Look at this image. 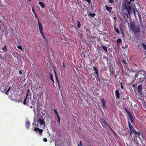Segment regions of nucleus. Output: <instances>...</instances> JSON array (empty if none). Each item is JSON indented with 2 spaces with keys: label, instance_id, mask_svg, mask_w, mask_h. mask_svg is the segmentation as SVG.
Segmentation results:
<instances>
[{
  "label": "nucleus",
  "instance_id": "nucleus-36",
  "mask_svg": "<svg viewBox=\"0 0 146 146\" xmlns=\"http://www.w3.org/2000/svg\"><path fill=\"white\" fill-rule=\"evenodd\" d=\"M17 48L21 50H22V48L21 46H17Z\"/></svg>",
  "mask_w": 146,
  "mask_h": 146
},
{
  "label": "nucleus",
  "instance_id": "nucleus-32",
  "mask_svg": "<svg viewBox=\"0 0 146 146\" xmlns=\"http://www.w3.org/2000/svg\"><path fill=\"white\" fill-rule=\"evenodd\" d=\"M96 75V76H97V78H96L97 80H98L99 81H100V79L99 74H97Z\"/></svg>",
  "mask_w": 146,
  "mask_h": 146
},
{
  "label": "nucleus",
  "instance_id": "nucleus-40",
  "mask_svg": "<svg viewBox=\"0 0 146 146\" xmlns=\"http://www.w3.org/2000/svg\"><path fill=\"white\" fill-rule=\"evenodd\" d=\"M120 84L121 85V88L122 89H123V85H122V82L120 83Z\"/></svg>",
  "mask_w": 146,
  "mask_h": 146
},
{
  "label": "nucleus",
  "instance_id": "nucleus-64",
  "mask_svg": "<svg viewBox=\"0 0 146 146\" xmlns=\"http://www.w3.org/2000/svg\"><path fill=\"white\" fill-rule=\"evenodd\" d=\"M129 24L128 23V26H129Z\"/></svg>",
  "mask_w": 146,
  "mask_h": 146
},
{
  "label": "nucleus",
  "instance_id": "nucleus-55",
  "mask_svg": "<svg viewBox=\"0 0 146 146\" xmlns=\"http://www.w3.org/2000/svg\"><path fill=\"white\" fill-rule=\"evenodd\" d=\"M36 114H37V116H38V117L39 116H38V113H37Z\"/></svg>",
  "mask_w": 146,
  "mask_h": 146
},
{
  "label": "nucleus",
  "instance_id": "nucleus-37",
  "mask_svg": "<svg viewBox=\"0 0 146 146\" xmlns=\"http://www.w3.org/2000/svg\"><path fill=\"white\" fill-rule=\"evenodd\" d=\"M54 112L56 113V116H58V113L57 112V110H54Z\"/></svg>",
  "mask_w": 146,
  "mask_h": 146
},
{
  "label": "nucleus",
  "instance_id": "nucleus-49",
  "mask_svg": "<svg viewBox=\"0 0 146 146\" xmlns=\"http://www.w3.org/2000/svg\"><path fill=\"white\" fill-rule=\"evenodd\" d=\"M63 67L64 68H65L66 67V66H65V65L64 64V62H63Z\"/></svg>",
  "mask_w": 146,
  "mask_h": 146
},
{
  "label": "nucleus",
  "instance_id": "nucleus-51",
  "mask_svg": "<svg viewBox=\"0 0 146 146\" xmlns=\"http://www.w3.org/2000/svg\"><path fill=\"white\" fill-rule=\"evenodd\" d=\"M19 73L20 74H21V75L22 74V72L21 71H19Z\"/></svg>",
  "mask_w": 146,
  "mask_h": 146
},
{
  "label": "nucleus",
  "instance_id": "nucleus-39",
  "mask_svg": "<svg viewBox=\"0 0 146 146\" xmlns=\"http://www.w3.org/2000/svg\"><path fill=\"white\" fill-rule=\"evenodd\" d=\"M134 1V0H130L129 1H128V3L129 5H130L131 2H133Z\"/></svg>",
  "mask_w": 146,
  "mask_h": 146
},
{
  "label": "nucleus",
  "instance_id": "nucleus-34",
  "mask_svg": "<svg viewBox=\"0 0 146 146\" xmlns=\"http://www.w3.org/2000/svg\"><path fill=\"white\" fill-rule=\"evenodd\" d=\"M26 124L27 126V127H29V121H27L26 122Z\"/></svg>",
  "mask_w": 146,
  "mask_h": 146
},
{
  "label": "nucleus",
  "instance_id": "nucleus-13",
  "mask_svg": "<svg viewBox=\"0 0 146 146\" xmlns=\"http://www.w3.org/2000/svg\"><path fill=\"white\" fill-rule=\"evenodd\" d=\"M29 89H28L27 90V93L26 96V97L24 99V101L23 102V104L24 105H25L26 104V100H27V97L28 96V93H29Z\"/></svg>",
  "mask_w": 146,
  "mask_h": 146
},
{
  "label": "nucleus",
  "instance_id": "nucleus-24",
  "mask_svg": "<svg viewBox=\"0 0 146 146\" xmlns=\"http://www.w3.org/2000/svg\"><path fill=\"white\" fill-rule=\"evenodd\" d=\"M125 110L126 112L127 113L128 115H130L131 114L130 113L129 111L127 110V109L126 108H125Z\"/></svg>",
  "mask_w": 146,
  "mask_h": 146
},
{
  "label": "nucleus",
  "instance_id": "nucleus-14",
  "mask_svg": "<svg viewBox=\"0 0 146 146\" xmlns=\"http://www.w3.org/2000/svg\"><path fill=\"white\" fill-rule=\"evenodd\" d=\"M101 48L104 50L105 52L106 53H107L108 52L107 50L108 48L103 45H101Z\"/></svg>",
  "mask_w": 146,
  "mask_h": 146
},
{
  "label": "nucleus",
  "instance_id": "nucleus-31",
  "mask_svg": "<svg viewBox=\"0 0 146 146\" xmlns=\"http://www.w3.org/2000/svg\"><path fill=\"white\" fill-rule=\"evenodd\" d=\"M54 72L55 74V76L56 79V80H58L57 76V74H56V70L54 69Z\"/></svg>",
  "mask_w": 146,
  "mask_h": 146
},
{
  "label": "nucleus",
  "instance_id": "nucleus-57",
  "mask_svg": "<svg viewBox=\"0 0 146 146\" xmlns=\"http://www.w3.org/2000/svg\"><path fill=\"white\" fill-rule=\"evenodd\" d=\"M37 96L38 97L40 96V95L38 94H37Z\"/></svg>",
  "mask_w": 146,
  "mask_h": 146
},
{
  "label": "nucleus",
  "instance_id": "nucleus-48",
  "mask_svg": "<svg viewBox=\"0 0 146 146\" xmlns=\"http://www.w3.org/2000/svg\"><path fill=\"white\" fill-rule=\"evenodd\" d=\"M133 13L135 15V9H133Z\"/></svg>",
  "mask_w": 146,
  "mask_h": 146
},
{
  "label": "nucleus",
  "instance_id": "nucleus-11",
  "mask_svg": "<svg viewBox=\"0 0 146 146\" xmlns=\"http://www.w3.org/2000/svg\"><path fill=\"white\" fill-rule=\"evenodd\" d=\"M115 94L116 99H118L120 97V93L118 90H116L115 91Z\"/></svg>",
  "mask_w": 146,
  "mask_h": 146
},
{
  "label": "nucleus",
  "instance_id": "nucleus-3",
  "mask_svg": "<svg viewBox=\"0 0 146 146\" xmlns=\"http://www.w3.org/2000/svg\"><path fill=\"white\" fill-rule=\"evenodd\" d=\"M130 29L131 30L132 32L135 34H137L140 31L139 27L138 26L135 25L134 22L132 21L130 23L129 26Z\"/></svg>",
  "mask_w": 146,
  "mask_h": 146
},
{
  "label": "nucleus",
  "instance_id": "nucleus-26",
  "mask_svg": "<svg viewBox=\"0 0 146 146\" xmlns=\"http://www.w3.org/2000/svg\"><path fill=\"white\" fill-rule=\"evenodd\" d=\"M11 88V86H10L9 88L7 90V91L5 92V94L7 95H8V93L9 92V91H10V90Z\"/></svg>",
  "mask_w": 146,
  "mask_h": 146
},
{
  "label": "nucleus",
  "instance_id": "nucleus-30",
  "mask_svg": "<svg viewBox=\"0 0 146 146\" xmlns=\"http://www.w3.org/2000/svg\"><path fill=\"white\" fill-rule=\"evenodd\" d=\"M142 45L144 48L146 50V45L143 43H142Z\"/></svg>",
  "mask_w": 146,
  "mask_h": 146
},
{
  "label": "nucleus",
  "instance_id": "nucleus-62",
  "mask_svg": "<svg viewBox=\"0 0 146 146\" xmlns=\"http://www.w3.org/2000/svg\"><path fill=\"white\" fill-rule=\"evenodd\" d=\"M33 12H34V13H35V12H34V11L33 10Z\"/></svg>",
  "mask_w": 146,
  "mask_h": 146
},
{
  "label": "nucleus",
  "instance_id": "nucleus-35",
  "mask_svg": "<svg viewBox=\"0 0 146 146\" xmlns=\"http://www.w3.org/2000/svg\"><path fill=\"white\" fill-rule=\"evenodd\" d=\"M112 65L111 64V65H109V67H110V69H109V71L111 72L113 70H111V67H112Z\"/></svg>",
  "mask_w": 146,
  "mask_h": 146
},
{
  "label": "nucleus",
  "instance_id": "nucleus-41",
  "mask_svg": "<svg viewBox=\"0 0 146 146\" xmlns=\"http://www.w3.org/2000/svg\"><path fill=\"white\" fill-rule=\"evenodd\" d=\"M109 2L111 3H112L114 2V1L113 0H109Z\"/></svg>",
  "mask_w": 146,
  "mask_h": 146
},
{
  "label": "nucleus",
  "instance_id": "nucleus-4",
  "mask_svg": "<svg viewBox=\"0 0 146 146\" xmlns=\"http://www.w3.org/2000/svg\"><path fill=\"white\" fill-rule=\"evenodd\" d=\"M122 62L123 64V65L124 64L125 67L126 68H128V64L129 63V62L128 58L126 56L124 57L123 58V61Z\"/></svg>",
  "mask_w": 146,
  "mask_h": 146
},
{
  "label": "nucleus",
  "instance_id": "nucleus-7",
  "mask_svg": "<svg viewBox=\"0 0 146 146\" xmlns=\"http://www.w3.org/2000/svg\"><path fill=\"white\" fill-rule=\"evenodd\" d=\"M38 123L40 124V127H44L45 126V122L43 119L38 118Z\"/></svg>",
  "mask_w": 146,
  "mask_h": 146
},
{
  "label": "nucleus",
  "instance_id": "nucleus-45",
  "mask_svg": "<svg viewBox=\"0 0 146 146\" xmlns=\"http://www.w3.org/2000/svg\"><path fill=\"white\" fill-rule=\"evenodd\" d=\"M111 129V130L112 131V132H113V133L114 134V135H116V133L115 132H114V131L112 130V128H110Z\"/></svg>",
  "mask_w": 146,
  "mask_h": 146
},
{
  "label": "nucleus",
  "instance_id": "nucleus-63",
  "mask_svg": "<svg viewBox=\"0 0 146 146\" xmlns=\"http://www.w3.org/2000/svg\"><path fill=\"white\" fill-rule=\"evenodd\" d=\"M79 129L81 130V128H80Z\"/></svg>",
  "mask_w": 146,
  "mask_h": 146
},
{
  "label": "nucleus",
  "instance_id": "nucleus-16",
  "mask_svg": "<svg viewBox=\"0 0 146 146\" xmlns=\"http://www.w3.org/2000/svg\"><path fill=\"white\" fill-rule=\"evenodd\" d=\"M105 7L106 8V9L107 11H108L109 12H111V9L112 8V7H109L107 5H106L105 6Z\"/></svg>",
  "mask_w": 146,
  "mask_h": 146
},
{
  "label": "nucleus",
  "instance_id": "nucleus-50",
  "mask_svg": "<svg viewBox=\"0 0 146 146\" xmlns=\"http://www.w3.org/2000/svg\"><path fill=\"white\" fill-rule=\"evenodd\" d=\"M136 145L137 146H139L140 145L139 144V143H136Z\"/></svg>",
  "mask_w": 146,
  "mask_h": 146
},
{
  "label": "nucleus",
  "instance_id": "nucleus-21",
  "mask_svg": "<svg viewBox=\"0 0 146 146\" xmlns=\"http://www.w3.org/2000/svg\"><path fill=\"white\" fill-rule=\"evenodd\" d=\"M50 79L52 81L53 83H54V81L53 80V76L50 73Z\"/></svg>",
  "mask_w": 146,
  "mask_h": 146
},
{
  "label": "nucleus",
  "instance_id": "nucleus-5",
  "mask_svg": "<svg viewBox=\"0 0 146 146\" xmlns=\"http://www.w3.org/2000/svg\"><path fill=\"white\" fill-rule=\"evenodd\" d=\"M135 137H138L141 141H143L145 138V136L143 133H141L139 131L138 134L136 135Z\"/></svg>",
  "mask_w": 146,
  "mask_h": 146
},
{
  "label": "nucleus",
  "instance_id": "nucleus-2",
  "mask_svg": "<svg viewBox=\"0 0 146 146\" xmlns=\"http://www.w3.org/2000/svg\"><path fill=\"white\" fill-rule=\"evenodd\" d=\"M122 7L127 11L128 14L130 15L132 10V7L128 3L127 0H123L122 3Z\"/></svg>",
  "mask_w": 146,
  "mask_h": 146
},
{
  "label": "nucleus",
  "instance_id": "nucleus-58",
  "mask_svg": "<svg viewBox=\"0 0 146 146\" xmlns=\"http://www.w3.org/2000/svg\"><path fill=\"white\" fill-rule=\"evenodd\" d=\"M30 107L31 108H32V106H30Z\"/></svg>",
  "mask_w": 146,
  "mask_h": 146
},
{
  "label": "nucleus",
  "instance_id": "nucleus-15",
  "mask_svg": "<svg viewBox=\"0 0 146 146\" xmlns=\"http://www.w3.org/2000/svg\"><path fill=\"white\" fill-rule=\"evenodd\" d=\"M101 101L102 103V107H105L106 105V104L104 100V99H101Z\"/></svg>",
  "mask_w": 146,
  "mask_h": 146
},
{
  "label": "nucleus",
  "instance_id": "nucleus-19",
  "mask_svg": "<svg viewBox=\"0 0 146 146\" xmlns=\"http://www.w3.org/2000/svg\"><path fill=\"white\" fill-rule=\"evenodd\" d=\"M42 7L44 8L45 7V5L44 4L41 2H39L38 3Z\"/></svg>",
  "mask_w": 146,
  "mask_h": 146
},
{
  "label": "nucleus",
  "instance_id": "nucleus-23",
  "mask_svg": "<svg viewBox=\"0 0 146 146\" xmlns=\"http://www.w3.org/2000/svg\"><path fill=\"white\" fill-rule=\"evenodd\" d=\"M77 22L78 23L77 27L78 28H80V26H81V25H80V22L79 21V20H77Z\"/></svg>",
  "mask_w": 146,
  "mask_h": 146
},
{
  "label": "nucleus",
  "instance_id": "nucleus-20",
  "mask_svg": "<svg viewBox=\"0 0 146 146\" xmlns=\"http://www.w3.org/2000/svg\"><path fill=\"white\" fill-rule=\"evenodd\" d=\"M2 50L5 52H6L7 50V46L5 45L2 48Z\"/></svg>",
  "mask_w": 146,
  "mask_h": 146
},
{
  "label": "nucleus",
  "instance_id": "nucleus-22",
  "mask_svg": "<svg viewBox=\"0 0 146 146\" xmlns=\"http://www.w3.org/2000/svg\"><path fill=\"white\" fill-rule=\"evenodd\" d=\"M114 30L116 32H117V33L119 34L120 33V32L119 30L117 28H116V27H115L114 28Z\"/></svg>",
  "mask_w": 146,
  "mask_h": 146
},
{
  "label": "nucleus",
  "instance_id": "nucleus-33",
  "mask_svg": "<svg viewBox=\"0 0 146 146\" xmlns=\"http://www.w3.org/2000/svg\"><path fill=\"white\" fill-rule=\"evenodd\" d=\"M57 117L58 118V123H60V118L59 116V115H58V116H57Z\"/></svg>",
  "mask_w": 146,
  "mask_h": 146
},
{
  "label": "nucleus",
  "instance_id": "nucleus-53",
  "mask_svg": "<svg viewBox=\"0 0 146 146\" xmlns=\"http://www.w3.org/2000/svg\"><path fill=\"white\" fill-rule=\"evenodd\" d=\"M34 113H35H35H36V112H35V108H34Z\"/></svg>",
  "mask_w": 146,
  "mask_h": 146
},
{
  "label": "nucleus",
  "instance_id": "nucleus-28",
  "mask_svg": "<svg viewBox=\"0 0 146 146\" xmlns=\"http://www.w3.org/2000/svg\"><path fill=\"white\" fill-rule=\"evenodd\" d=\"M110 72L111 73L110 74V76L111 77H112L113 75H114V72L113 70Z\"/></svg>",
  "mask_w": 146,
  "mask_h": 146
},
{
  "label": "nucleus",
  "instance_id": "nucleus-52",
  "mask_svg": "<svg viewBox=\"0 0 146 146\" xmlns=\"http://www.w3.org/2000/svg\"><path fill=\"white\" fill-rule=\"evenodd\" d=\"M42 34H43V33H42V35L43 36V35H42ZM43 36V38H44L46 40V38L44 36Z\"/></svg>",
  "mask_w": 146,
  "mask_h": 146
},
{
  "label": "nucleus",
  "instance_id": "nucleus-42",
  "mask_svg": "<svg viewBox=\"0 0 146 146\" xmlns=\"http://www.w3.org/2000/svg\"><path fill=\"white\" fill-rule=\"evenodd\" d=\"M129 126V128H132V126L131 125L129 121H128Z\"/></svg>",
  "mask_w": 146,
  "mask_h": 146
},
{
  "label": "nucleus",
  "instance_id": "nucleus-18",
  "mask_svg": "<svg viewBox=\"0 0 146 146\" xmlns=\"http://www.w3.org/2000/svg\"><path fill=\"white\" fill-rule=\"evenodd\" d=\"M93 69L95 71V73L96 74V75L99 74L98 72V70L97 68L96 67H93Z\"/></svg>",
  "mask_w": 146,
  "mask_h": 146
},
{
  "label": "nucleus",
  "instance_id": "nucleus-60",
  "mask_svg": "<svg viewBox=\"0 0 146 146\" xmlns=\"http://www.w3.org/2000/svg\"><path fill=\"white\" fill-rule=\"evenodd\" d=\"M37 112H39V111H38V110H37Z\"/></svg>",
  "mask_w": 146,
  "mask_h": 146
},
{
  "label": "nucleus",
  "instance_id": "nucleus-17",
  "mask_svg": "<svg viewBox=\"0 0 146 146\" xmlns=\"http://www.w3.org/2000/svg\"><path fill=\"white\" fill-rule=\"evenodd\" d=\"M96 14L95 13H88V16H90L92 17H94L96 15Z\"/></svg>",
  "mask_w": 146,
  "mask_h": 146
},
{
  "label": "nucleus",
  "instance_id": "nucleus-59",
  "mask_svg": "<svg viewBox=\"0 0 146 146\" xmlns=\"http://www.w3.org/2000/svg\"><path fill=\"white\" fill-rule=\"evenodd\" d=\"M135 9H136V11H137V9L136 8H135Z\"/></svg>",
  "mask_w": 146,
  "mask_h": 146
},
{
  "label": "nucleus",
  "instance_id": "nucleus-44",
  "mask_svg": "<svg viewBox=\"0 0 146 146\" xmlns=\"http://www.w3.org/2000/svg\"><path fill=\"white\" fill-rule=\"evenodd\" d=\"M29 99H28V98L27 99V100H26V102H27V106L28 105H27L28 103H29Z\"/></svg>",
  "mask_w": 146,
  "mask_h": 146
},
{
  "label": "nucleus",
  "instance_id": "nucleus-43",
  "mask_svg": "<svg viewBox=\"0 0 146 146\" xmlns=\"http://www.w3.org/2000/svg\"><path fill=\"white\" fill-rule=\"evenodd\" d=\"M78 144L80 145V146L82 145V142L81 141H80L79 144Z\"/></svg>",
  "mask_w": 146,
  "mask_h": 146
},
{
  "label": "nucleus",
  "instance_id": "nucleus-56",
  "mask_svg": "<svg viewBox=\"0 0 146 146\" xmlns=\"http://www.w3.org/2000/svg\"><path fill=\"white\" fill-rule=\"evenodd\" d=\"M1 58V54H0V58Z\"/></svg>",
  "mask_w": 146,
  "mask_h": 146
},
{
  "label": "nucleus",
  "instance_id": "nucleus-10",
  "mask_svg": "<svg viewBox=\"0 0 146 146\" xmlns=\"http://www.w3.org/2000/svg\"><path fill=\"white\" fill-rule=\"evenodd\" d=\"M143 89L142 87V84H140L139 85L137 86V90L141 94L142 91Z\"/></svg>",
  "mask_w": 146,
  "mask_h": 146
},
{
  "label": "nucleus",
  "instance_id": "nucleus-8",
  "mask_svg": "<svg viewBox=\"0 0 146 146\" xmlns=\"http://www.w3.org/2000/svg\"><path fill=\"white\" fill-rule=\"evenodd\" d=\"M127 13H125L123 11H121V15L123 16L124 18H125L126 17L128 18V15Z\"/></svg>",
  "mask_w": 146,
  "mask_h": 146
},
{
  "label": "nucleus",
  "instance_id": "nucleus-27",
  "mask_svg": "<svg viewBox=\"0 0 146 146\" xmlns=\"http://www.w3.org/2000/svg\"><path fill=\"white\" fill-rule=\"evenodd\" d=\"M122 41V40L120 39H118L117 40V42L118 44L120 43Z\"/></svg>",
  "mask_w": 146,
  "mask_h": 146
},
{
  "label": "nucleus",
  "instance_id": "nucleus-1",
  "mask_svg": "<svg viewBox=\"0 0 146 146\" xmlns=\"http://www.w3.org/2000/svg\"><path fill=\"white\" fill-rule=\"evenodd\" d=\"M135 76L136 78L139 77L138 83H142L144 80L146 78V73L144 70H139L136 74Z\"/></svg>",
  "mask_w": 146,
  "mask_h": 146
},
{
  "label": "nucleus",
  "instance_id": "nucleus-61",
  "mask_svg": "<svg viewBox=\"0 0 146 146\" xmlns=\"http://www.w3.org/2000/svg\"><path fill=\"white\" fill-rule=\"evenodd\" d=\"M78 146H80V145H79V144H78Z\"/></svg>",
  "mask_w": 146,
  "mask_h": 146
},
{
  "label": "nucleus",
  "instance_id": "nucleus-46",
  "mask_svg": "<svg viewBox=\"0 0 146 146\" xmlns=\"http://www.w3.org/2000/svg\"><path fill=\"white\" fill-rule=\"evenodd\" d=\"M57 81V83H58V86H59V88H60V84H59V81L58 80H56Z\"/></svg>",
  "mask_w": 146,
  "mask_h": 146
},
{
  "label": "nucleus",
  "instance_id": "nucleus-54",
  "mask_svg": "<svg viewBox=\"0 0 146 146\" xmlns=\"http://www.w3.org/2000/svg\"><path fill=\"white\" fill-rule=\"evenodd\" d=\"M103 57V58L106 59L107 60H108V58H106L105 57Z\"/></svg>",
  "mask_w": 146,
  "mask_h": 146
},
{
  "label": "nucleus",
  "instance_id": "nucleus-38",
  "mask_svg": "<svg viewBox=\"0 0 146 146\" xmlns=\"http://www.w3.org/2000/svg\"><path fill=\"white\" fill-rule=\"evenodd\" d=\"M43 141L44 142H46L47 141V139L46 138H44L43 139Z\"/></svg>",
  "mask_w": 146,
  "mask_h": 146
},
{
  "label": "nucleus",
  "instance_id": "nucleus-6",
  "mask_svg": "<svg viewBox=\"0 0 146 146\" xmlns=\"http://www.w3.org/2000/svg\"><path fill=\"white\" fill-rule=\"evenodd\" d=\"M130 129V135H131L133 134H134L135 135V137L137 135L139 134V131H136L134 128H129Z\"/></svg>",
  "mask_w": 146,
  "mask_h": 146
},
{
  "label": "nucleus",
  "instance_id": "nucleus-29",
  "mask_svg": "<svg viewBox=\"0 0 146 146\" xmlns=\"http://www.w3.org/2000/svg\"><path fill=\"white\" fill-rule=\"evenodd\" d=\"M106 37H107V36L106 35H103V37L104 39V40L106 41H108V40H106Z\"/></svg>",
  "mask_w": 146,
  "mask_h": 146
},
{
  "label": "nucleus",
  "instance_id": "nucleus-12",
  "mask_svg": "<svg viewBox=\"0 0 146 146\" xmlns=\"http://www.w3.org/2000/svg\"><path fill=\"white\" fill-rule=\"evenodd\" d=\"M34 131L37 133L38 132L41 134L43 131L42 129H39V128H34Z\"/></svg>",
  "mask_w": 146,
  "mask_h": 146
},
{
  "label": "nucleus",
  "instance_id": "nucleus-9",
  "mask_svg": "<svg viewBox=\"0 0 146 146\" xmlns=\"http://www.w3.org/2000/svg\"><path fill=\"white\" fill-rule=\"evenodd\" d=\"M38 27L39 28V29L40 31V32L41 34H42V24L40 23L39 22V19H38Z\"/></svg>",
  "mask_w": 146,
  "mask_h": 146
},
{
  "label": "nucleus",
  "instance_id": "nucleus-25",
  "mask_svg": "<svg viewBox=\"0 0 146 146\" xmlns=\"http://www.w3.org/2000/svg\"><path fill=\"white\" fill-rule=\"evenodd\" d=\"M129 120L132 123L133 122V117L132 115V114H131L130 115H129Z\"/></svg>",
  "mask_w": 146,
  "mask_h": 146
},
{
  "label": "nucleus",
  "instance_id": "nucleus-47",
  "mask_svg": "<svg viewBox=\"0 0 146 146\" xmlns=\"http://www.w3.org/2000/svg\"><path fill=\"white\" fill-rule=\"evenodd\" d=\"M34 14L35 15V17H36V18H38V16H37L36 14L35 13H34Z\"/></svg>",
  "mask_w": 146,
  "mask_h": 146
}]
</instances>
